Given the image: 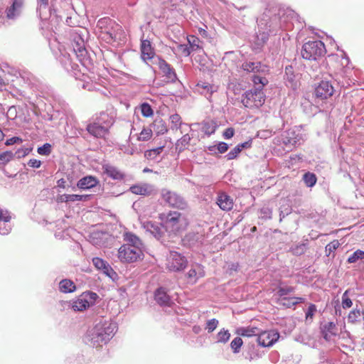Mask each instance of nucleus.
<instances>
[{
    "mask_svg": "<svg viewBox=\"0 0 364 364\" xmlns=\"http://www.w3.org/2000/svg\"><path fill=\"white\" fill-rule=\"evenodd\" d=\"M117 324L107 321H101L89 330L85 342L90 346L97 348L107 343L117 331Z\"/></svg>",
    "mask_w": 364,
    "mask_h": 364,
    "instance_id": "1",
    "label": "nucleus"
},
{
    "mask_svg": "<svg viewBox=\"0 0 364 364\" xmlns=\"http://www.w3.org/2000/svg\"><path fill=\"white\" fill-rule=\"evenodd\" d=\"M159 218L164 230L173 235L185 230L188 224L186 216L178 211H169L167 214L161 213Z\"/></svg>",
    "mask_w": 364,
    "mask_h": 364,
    "instance_id": "2",
    "label": "nucleus"
},
{
    "mask_svg": "<svg viewBox=\"0 0 364 364\" xmlns=\"http://www.w3.org/2000/svg\"><path fill=\"white\" fill-rule=\"evenodd\" d=\"M326 53L324 43L321 41H310L305 43L301 49L303 58L316 60Z\"/></svg>",
    "mask_w": 364,
    "mask_h": 364,
    "instance_id": "3",
    "label": "nucleus"
},
{
    "mask_svg": "<svg viewBox=\"0 0 364 364\" xmlns=\"http://www.w3.org/2000/svg\"><path fill=\"white\" fill-rule=\"evenodd\" d=\"M160 196L166 205L173 208L183 210L187 207L185 199L177 193L167 188L161 189Z\"/></svg>",
    "mask_w": 364,
    "mask_h": 364,
    "instance_id": "4",
    "label": "nucleus"
},
{
    "mask_svg": "<svg viewBox=\"0 0 364 364\" xmlns=\"http://www.w3.org/2000/svg\"><path fill=\"white\" fill-rule=\"evenodd\" d=\"M188 260L182 254L170 251L166 257V267L170 272H181L187 266Z\"/></svg>",
    "mask_w": 364,
    "mask_h": 364,
    "instance_id": "5",
    "label": "nucleus"
},
{
    "mask_svg": "<svg viewBox=\"0 0 364 364\" xmlns=\"http://www.w3.org/2000/svg\"><path fill=\"white\" fill-rule=\"evenodd\" d=\"M144 257V250L122 245L118 250V258L123 263H133Z\"/></svg>",
    "mask_w": 364,
    "mask_h": 364,
    "instance_id": "6",
    "label": "nucleus"
},
{
    "mask_svg": "<svg viewBox=\"0 0 364 364\" xmlns=\"http://www.w3.org/2000/svg\"><path fill=\"white\" fill-rule=\"evenodd\" d=\"M97 298L96 293L85 291L73 301L71 307L75 311H82L94 305Z\"/></svg>",
    "mask_w": 364,
    "mask_h": 364,
    "instance_id": "7",
    "label": "nucleus"
},
{
    "mask_svg": "<svg viewBox=\"0 0 364 364\" xmlns=\"http://www.w3.org/2000/svg\"><path fill=\"white\" fill-rule=\"evenodd\" d=\"M264 95L261 90L247 91L242 98V103L246 107H259L264 102Z\"/></svg>",
    "mask_w": 364,
    "mask_h": 364,
    "instance_id": "8",
    "label": "nucleus"
},
{
    "mask_svg": "<svg viewBox=\"0 0 364 364\" xmlns=\"http://www.w3.org/2000/svg\"><path fill=\"white\" fill-rule=\"evenodd\" d=\"M303 141L302 134L296 129H289L282 137L283 143L289 148L301 144Z\"/></svg>",
    "mask_w": 364,
    "mask_h": 364,
    "instance_id": "9",
    "label": "nucleus"
},
{
    "mask_svg": "<svg viewBox=\"0 0 364 364\" xmlns=\"http://www.w3.org/2000/svg\"><path fill=\"white\" fill-rule=\"evenodd\" d=\"M11 215L10 212L5 208L0 206V235H8L12 226L10 224Z\"/></svg>",
    "mask_w": 364,
    "mask_h": 364,
    "instance_id": "10",
    "label": "nucleus"
},
{
    "mask_svg": "<svg viewBox=\"0 0 364 364\" xmlns=\"http://www.w3.org/2000/svg\"><path fill=\"white\" fill-rule=\"evenodd\" d=\"M141 228L145 230L146 232H149L154 237L159 240L164 235V230L162 223L161 226L152 221H144L141 218H139Z\"/></svg>",
    "mask_w": 364,
    "mask_h": 364,
    "instance_id": "11",
    "label": "nucleus"
},
{
    "mask_svg": "<svg viewBox=\"0 0 364 364\" xmlns=\"http://www.w3.org/2000/svg\"><path fill=\"white\" fill-rule=\"evenodd\" d=\"M157 65L166 79V82H174L177 80V76L174 69L164 60L157 58Z\"/></svg>",
    "mask_w": 364,
    "mask_h": 364,
    "instance_id": "12",
    "label": "nucleus"
},
{
    "mask_svg": "<svg viewBox=\"0 0 364 364\" xmlns=\"http://www.w3.org/2000/svg\"><path fill=\"white\" fill-rule=\"evenodd\" d=\"M334 88L331 83L327 80H322L315 89V95L317 98L325 100L332 96Z\"/></svg>",
    "mask_w": 364,
    "mask_h": 364,
    "instance_id": "13",
    "label": "nucleus"
},
{
    "mask_svg": "<svg viewBox=\"0 0 364 364\" xmlns=\"http://www.w3.org/2000/svg\"><path fill=\"white\" fill-rule=\"evenodd\" d=\"M279 338V334L276 331H264L259 334L257 341L263 347L272 346Z\"/></svg>",
    "mask_w": 364,
    "mask_h": 364,
    "instance_id": "14",
    "label": "nucleus"
},
{
    "mask_svg": "<svg viewBox=\"0 0 364 364\" xmlns=\"http://www.w3.org/2000/svg\"><path fill=\"white\" fill-rule=\"evenodd\" d=\"M129 191L136 195L149 196L155 192L154 186L146 183H141L132 186Z\"/></svg>",
    "mask_w": 364,
    "mask_h": 364,
    "instance_id": "15",
    "label": "nucleus"
},
{
    "mask_svg": "<svg viewBox=\"0 0 364 364\" xmlns=\"http://www.w3.org/2000/svg\"><path fill=\"white\" fill-rule=\"evenodd\" d=\"M123 240L124 242L123 245L144 250V245L141 240L137 235L131 232H124Z\"/></svg>",
    "mask_w": 364,
    "mask_h": 364,
    "instance_id": "16",
    "label": "nucleus"
},
{
    "mask_svg": "<svg viewBox=\"0 0 364 364\" xmlns=\"http://www.w3.org/2000/svg\"><path fill=\"white\" fill-rule=\"evenodd\" d=\"M87 132L97 138H104L108 134L109 130L97 121L90 124L87 127Z\"/></svg>",
    "mask_w": 364,
    "mask_h": 364,
    "instance_id": "17",
    "label": "nucleus"
},
{
    "mask_svg": "<svg viewBox=\"0 0 364 364\" xmlns=\"http://www.w3.org/2000/svg\"><path fill=\"white\" fill-rule=\"evenodd\" d=\"M204 275L205 272L203 266L196 264L192 265L191 268L187 273V278L188 279V282L196 283L199 278L204 277Z\"/></svg>",
    "mask_w": 364,
    "mask_h": 364,
    "instance_id": "18",
    "label": "nucleus"
},
{
    "mask_svg": "<svg viewBox=\"0 0 364 364\" xmlns=\"http://www.w3.org/2000/svg\"><path fill=\"white\" fill-rule=\"evenodd\" d=\"M323 338L328 341L332 336H336L338 333V328L336 323L333 321L324 323L321 327Z\"/></svg>",
    "mask_w": 364,
    "mask_h": 364,
    "instance_id": "19",
    "label": "nucleus"
},
{
    "mask_svg": "<svg viewBox=\"0 0 364 364\" xmlns=\"http://www.w3.org/2000/svg\"><path fill=\"white\" fill-rule=\"evenodd\" d=\"M73 47V52L75 53L76 56L80 58V60H84L87 55V50L85 48L84 41L80 37L75 38Z\"/></svg>",
    "mask_w": 364,
    "mask_h": 364,
    "instance_id": "20",
    "label": "nucleus"
},
{
    "mask_svg": "<svg viewBox=\"0 0 364 364\" xmlns=\"http://www.w3.org/2000/svg\"><path fill=\"white\" fill-rule=\"evenodd\" d=\"M141 58L144 61L154 58L155 53L149 41L144 40L141 41Z\"/></svg>",
    "mask_w": 364,
    "mask_h": 364,
    "instance_id": "21",
    "label": "nucleus"
},
{
    "mask_svg": "<svg viewBox=\"0 0 364 364\" xmlns=\"http://www.w3.org/2000/svg\"><path fill=\"white\" fill-rule=\"evenodd\" d=\"M217 203L219 207L225 211L230 210L233 207V200L225 193H220L217 198Z\"/></svg>",
    "mask_w": 364,
    "mask_h": 364,
    "instance_id": "22",
    "label": "nucleus"
},
{
    "mask_svg": "<svg viewBox=\"0 0 364 364\" xmlns=\"http://www.w3.org/2000/svg\"><path fill=\"white\" fill-rule=\"evenodd\" d=\"M102 170L105 174L114 180H122L124 177V174L119 168L110 164L103 165Z\"/></svg>",
    "mask_w": 364,
    "mask_h": 364,
    "instance_id": "23",
    "label": "nucleus"
},
{
    "mask_svg": "<svg viewBox=\"0 0 364 364\" xmlns=\"http://www.w3.org/2000/svg\"><path fill=\"white\" fill-rule=\"evenodd\" d=\"M154 296L156 301L161 306H171L172 304L171 297L162 287L156 289Z\"/></svg>",
    "mask_w": 364,
    "mask_h": 364,
    "instance_id": "24",
    "label": "nucleus"
},
{
    "mask_svg": "<svg viewBox=\"0 0 364 364\" xmlns=\"http://www.w3.org/2000/svg\"><path fill=\"white\" fill-rule=\"evenodd\" d=\"M23 5V0H12L11 6L6 10V16L14 18L19 15Z\"/></svg>",
    "mask_w": 364,
    "mask_h": 364,
    "instance_id": "25",
    "label": "nucleus"
},
{
    "mask_svg": "<svg viewBox=\"0 0 364 364\" xmlns=\"http://www.w3.org/2000/svg\"><path fill=\"white\" fill-rule=\"evenodd\" d=\"M305 301V299L303 297L293 296H283L282 298H279L277 303L281 306H284L287 308H291L294 306L299 303H302Z\"/></svg>",
    "mask_w": 364,
    "mask_h": 364,
    "instance_id": "26",
    "label": "nucleus"
},
{
    "mask_svg": "<svg viewBox=\"0 0 364 364\" xmlns=\"http://www.w3.org/2000/svg\"><path fill=\"white\" fill-rule=\"evenodd\" d=\"M98 183L95 177L87 176L81 178L77 183V186L81 189H89L95 187Z\"/></svg>",
    "mask_w": 364,
    "mask_h": 364,
    "instance_id": "27",
    "label": "nucleus"
},
{
    "mask_svg": "<svg viewBox=\"0 0 364 364\" xmlns=\"http://www.w3.org/2000/svg\"><path fill=\"white\" fill-rule=\"evenodd\" d=\"M242 67L244 70L247 72L259 73L264 71V66L259 62H245Z\"/></svg>",
    "mask_w": 364,
    "mask_h": 364,
    "instance_id": "28",
    "label": "nucleus"
},
{
    "mask_svg": "<svg viewBox=\"0 0 364 364\" xmlns=\"http://www.w3.org/2000/svg\"><path fill=\"white\" fill-rule=\"evenodd\" d=\"M96 121L109 130V129L114 124V119L113 117L110 116L107 113L102 112L97 118Z\"/></svg>",
    "mask_w": 364,
    "mask_h": 364,
    "instance_id": "29",
    "label": "nucleus"
},
{
    "mask_svg": "<svg viewBox=\"0 0 364 364\" xmlns=\"http://www.w3.org/2000/svg\"><path fill=\"white\" fill-rule=\"evenodd\" d=\"M59 289L63 293H71L75 291L76 286L70 279H65L59 283Z\"/></svg>",
    "mask_w": 364,
    "mask_h": 364,
    "instance_id": "30",
    "label": "nucleus"
},
{
    "mask_svg": "<svg viewBox=\"0 0 364 364\" xmlns=\"http://www.w3.org/2000/svg\"><path fill=\"white\" fill-rule=\"evenodd\" d=\"M87 195H78V194H63L60 196L61 202H75V201H85L88 198Z\"/></svg>",
    "mask_w": 364,
    "mask_h": 364,
    "instance_id": "31",
    "label": "nucleus"
},
{
    "mask_svg": "<svg viewBox=\"0 0 364 364\" xmlns=\"http://www.w3.org/2000/svg\"><path fill=\"white\" fill-rule=\"evenodd\" d=\"M197 87L200 89H202V92L208 95L209 97L212 95L213 92H217L218 90V86L214 85H210L208 82H200L198 83Z\"/></svg>",
    "mask_w": 364,
    "mask_h": 364,
    "instance_id": "32",
    "label": "nucleus"
},
{
    "mask_svg": "<svg viewBox=\"0 0 364 364\" xmlns=\"http://www.w3.org/2000/svg\"><path fill=\"white\" fill-rule=\"evenodd\" d=\"M236 333L239 336L250 337L259 334V331L257 328H239L237 329Z\"/></svg>",
    "mask_w": 364,
    "mask_h": 364,
    "instance_id": "33",
    "label": "nucleus"
},
{
    "mask_svg": "<svg viewBox=\"0 0 364 364\" xmlns=\"http://www.w3.org/2000/svg\"><path fill=\"white\" fill-rule=\"evenodd\" d=\"M191 138L189 134H184L180 139H178L176 144V148L179 150V151H183L186 146L190 143Z\"/></svg>",
    "mask_w": 364,
    "mask_h": 364,
    "instance_id": "34",
    "label": "nucleus"
},
{
    "mask_svg": "<svg viewBox=\"0 0 364 364\" xmlns=\"http://www.w3.org/2000/svg\"><path fill=\"white\" fill-rule=\"evenodd\" d=\"M153 131L151 128H144L137 136L138 141H146L151 139Z\"/></svg>",
    "mask_w": 364,
    "mask_h": 364,
    "instance_id": "35",
    "label": "nucleus"
},
{
    "mask_svg": "<svg viewBox=\"0 0 364 364\" xmlns=\"http://www.w3.org/2000/svg\"><path fill=\"white\" fill-rule=\"evenodd\" d=\"M230 338V333L228 330L221 329L216 335L217 342L225 343Z\"/></svg>",
    "mask_w": 364,
    "mask_h": 364,
    "instance_id": "36",
    "label": "nucleus"
},
{
    "mask_svg": "<svg viewBox=\"0 0 364 364\" xmlns=\"http://www.w3.org/2000/svg\"><path fill=\"white\" fill-rule=\"evenodd\" d=\"M303 180L308 187H313L317 181L316 176L314 173L308 172L303 176Z\"/></svg>",
    "mask_w": 364,
    "mask_h": 364,
    "instance_id": "37",
    "label": "nucleus"
},
{
    "mask_svg": "<svg viewBox=\"0 0 364 364\" xmlns=\"http://www.w3.org/2000/svg\"><path fill=\"white\" fill-rule=\"evenodd\" d=\"M154 129L157 134H164L167 132V127L163 120H156L153 124Z\"/></svg>",
    "mask_w": 364,
    "mask_h": 364,
    "instance_id": "38",
    "label": "nucleus"
},
{
    "mask_svg": "<svg viewBox=\"0 0 364 364\" xmlns=\"http://www.w3.org/2000/svg\"><path fill=\"white\" fill-rule=\"evenodd\" d=\"M164 146H159L155 149L147 150L144 153V156L147 159H154L158 155H159L163 151Z\"/></svg>",
    "mask_w": 364,
    "mask_h": 364,
    "instance_id": "39",
    "label": "nucleus"
},
{
    "mask_svg": "<svg viewBox=\"0 0 364 364\" xmlns=\"http://www.w3.org/2000/svg\"><path fill=\"white\" fill-rule=\"evenodd\" d=\"M203 132L208 136L215 133L216 130V125L213 122H205L202 127Z\"/></svg>",
    "mask_w": 364,
    "mask_h": 364,
    "instance_id": "40",
    "label": "nucleus"
},
{
    "mask_svg": "<svg viewBox=\"0 0 364 364\" xmlns=\"http://www.w3.org/2000/svg\"><path fill=\"white\" fill-rule=\"evenodd\" d=\"M119 149L124 154L129 155H133L136 151V147L134 144H129V140L128 141V144H122Z\"/></svg>",
    "mask_w": 364,
    "mask_h": 364,
    "instance_id": "41",
    "label": "nucleus"
},
{
    "mask_svg": "<svg viewBox=\"0 0 364 364\" xmlns=\"http://www.w3.org/2000/svg\"><path fill=\"white\" fill-rule=\"evenodd\" d=\"M362 312L359 309H353L348 315V321L351 323L357 322L360 317Z\"/></svg>",
    "mask_w": 364,
    "mask_h": 364,
    "instance_id": "42",
    "label": "nucleus"
},
{
    "mask_svg": "<svg viewBox=\"0 0 364 364\" xmlns=\"http://www.w3.org/2000/svg\"><path fill=\"white\" fill-rule=\"evenodd\" d=\"M364 259V251L358 250L354 252L348 259L349 263H355L359 259Z\"/></svg>",
    "mask_w": 364,
    "mask_h": 364,
    "instance_id": "43",
    "label": "nucleus"
},
{
    "mask_svg": "<svg viewBox=\"0 0 364 364\" xmlns=\"http://www.w3.org/2000/svg\"><path fill=\"white\" fill-rule=\"evenodd\" d=\"M170 121L172 129H178L181 126V118L178 114L171 115Z\"/></svg>",
    "mask_w": 364,
    "mask_h": 364,
    "instance_id": "44",
    "label": "nucleus"
},
{
    "mask_svg": "<svg viewBox=\"0 0 364 364\" xmlns=\"http://www.w3.org/2000/svg\"><path fill=\"white\" fill-rule=\"evenodd\" d=\"M242 343L243 342L240 337H236L230 343V347L235 353H237L240 352Z\"/></svg>",
    "mask_w": 364,
    "mask_h": 364,
    "instance_id": "45",
    "label": "nucleus"
},
{
    "mask_svg": "<svg viewBox=\"0 0 364 364\" xmlns=\"http://www.w3.org/2000/svg\"><path fill=\"white\" fill-rule=\"evenodd\" d=\"M141 114L145 117H149L153 115V109L148 103H143L141 105Z\"/></svg>",
    "mask_w": 364,
    "mask_h": 364,
    "instance_id": "46",
    "label": "nucleus"
},
{
    "mask_svg": "<svg viewBox=\"0 0 364 364\" xmlns=\"http://www.w3.org/2000/svg\"><path fill=\"white\" fill-rule=\"evenodd\" d=\"M218 321L215 318H212V319H210L208 320L207 322H206V326H205V330L208 331V333H212L214 330L216 329V328L218 327Z\"/></svg>",
    "mask_w": 364,
    "mask_h": 364,
    "instance_id": "47",
    "label": "nucleus"
},
{
    "mask_svg": "<svg viewBox=\"0 0 364 364\" xmlns=\"http://www.w3.org/2000/svg\"><path fill=\"white\" fill-rule=\"evenodd\" d=\"M348 290H346L342 296V306L343 309L350 308L353 305L352 300L348 296Z\"/></svg>",
    "mask_w": 364,
    "mask_h": 364,
    "instance_id": "48",
    "label": "nucleus"
},
{
    "mask_svg": "<svg viewBox=\"0 0 364 364\" xmlns=\"http://www.w3.org/2000/svg\"><path fill=\"white\" fill-rule=\"evenodd\" d=\"M14 156L11 151H5L0 154V164H5L9 162Z\"/></svg>",
    "mask_w": 364,
    "mask_h": 364,
    "instance_id": "49",
    "label": "nucleus"
},
{
    "mask_svg": "<svg viewBox=\"0 0 364 364\" xmlns=\"http://www.w3.org/2000/svg\"><path fill=\"white\" fill-rule=\"evenodd\" d=\"M294 288L292 287H279L277 291V294L279 295V298H282L283 296H287V295L294 292Z\"/></svg>",
    "mask_w": 364,
    "mask_h": 364,
    "instance_id": "50",
    "label": "nucleus"
},
{
    "mask_svg": "<svg viewBox=\"0 0 364 364\" xmlns=\"http://www.w3.org/2000/svg\"><path fill=\"white\" fill-rule=\"evenodd\" d=\"M316 311H317V309H316V305H314L313 304H310L309 306L308 307L306 312V320L307 321H311Z\"/></svg>",
    "mask_w": 364,
    "mask_h": 364,
    "instance_id": "51",
    "label": "nucleus"
},
{
    "mask_svg": "<svg viewBox=\"0 0 364 364\" xmlns=\"http://www.w3.org/2000/svg\"><path fill=\"white\" fill-rule=\"evenodd\" d=\"M188 41L189 43V48H191V51L196 50L199 48V46L198 43L199 42V39L193 36L188 37Z\"/></svg>",
    "mask_w": 364,
    "mask_h": 364,
    "instance_id": "52",
    "label": "nucleus"
},
{
    "mask_svg": "<svg viewBox=\"0 0 364 364\" xmlns=\"http://www.w3.org/2000/svg\"><path fill=\"white\" fill-rule=\"evenodd\" d=\"M272 211L268 207H263L259 210V218L263 219H270L272 218Z\"/></svg>",
    "mask_w": 364,
    "mask_h": 364,
    "instance_id": "53",
    "label": "nucleus"
},
{
    "mask_svg": "<svg viewBox=\"0 0 364 364\" xmlns=\"http://www.w3.org/2000/svg\"><path fill=\"white\" fill-rule=\"evenodd\" d=\"M101 270L103 272L104 274H105L107 276H108L112 279H114V277L117 276L116 272L113 270V269L107 262L105 265V267H103L102 269Z\"/></svg>",
    "mask_w": 364,
    "mask_h": 364,
    "instance_id": "54",
    "label": "nucleus"
},
{
    "mask_svg": "<svg viewBox=\"0 0 364 364\" xmlns=\"http://www.w3.org/2000/svg\"><path fill=\"white\" fill-rule=\"evenodd\" d=\"M178 51L184 56H188L192 52L191 48L188 45L180 44L177 46Z\"/></svg>",
    "mask_w": 364,
    "mask_h": 364,
    "instance_id": "55",
    "label": "nucleus"
},
{
    "mask_svg": "<svg viewBox=\"0 0 364 364\" xmlns=\"http://www.w3.org/2000/svg\"><path fill=\"white\" fill-rule=\"evenodd\" d=\"M51 151V146L49 144H45L43 146L38 148V153L41 155L48 156Z\"/></svg>",
    "mask_w": 364,
    "mask_h": 364,
    "instance_id": "56",
    "label": "nucleus"
},
{
    "mask_svg": "<svg viewBox=\"0 0 364 364\" xmlns=\"http://www.w3.org/2000/svg\"><path fill=\"white\" fill-rule=\"evenodd\" d=\"M241 152L238 146H236L234 149H232L226 156L228 160H232L235 159L238 154Z\"/></svg>",
    "mask_w": 364,
    "mask_h": 364,
    "instance_id": "57",
    "label": "nucleus"
},
{
    "mask_svg": "<svg viewBox=\"0 0 364 364\" xmlns=\"http://www.w3.org/2000/svg\"><path fill=\"white\" fill-rule=\"evenodd\" d=\"M92 263L97 269H102V268L105 267V265L107 264V262L100 257H94L92 259Z\"/></svg>",
    "mask_w": 364,
    "mask_h": 364,
    "instance_id": "58",
    "label": "nucleus"
},
{
    "mask_svg": "<svg viewBox=\"0 0 364 364\" xmlns=\"http://www.w3.org/2000/svg\"><path fill=\"white\" fill-rule=\"evenodd\" d=\"M340 245L338 240H333L331 242L328 243L326 246V252H328L329 254L333 251H335Z\"/></svg>",
    "mask_w": 364,
    "mask_h": 364,
    "instance_id": "59",
    "label": "nucleus"
},
{
    "mask_svg": "<svg viewBox=\"0 0 364 364\" xmlns=\"http://www.w3.org/2000/svg\"><path fill=\"white\" fill-rule=\"evenodd\" d=\"M291 213V208L289 205H287L284 209H282V208H280V213H279V221L281 222L282 219L286 216L288 215Z\"/></svg>",
    "mask_w": 364,
    "mask_h": 364,
    "instance_id": "60",
    "label": "nucleus"
},
{
    "mask_svg": "<svg viewBox=\"0 0 364 364\" xmlns=\"http://www.w3.org/2000/svg\"><path fill=\"white\" fill-rule=\"evenodd\" d=\"M217 149L220 154H223L228 151V145L225 142H220L218 144Z\"/></svg>",
    "mask_w": 364,
    "mask_h": 364,
    "instance_id": "61",
    "label": "nucleus"
},
{
    "mask_svg": "<svg viewBox=\"0 0 364 364\" xmlns=\"http://www.w3.org/2000/svg\"><path fill=\"white\" fill-rule=\"evenodd\" d=\"M235 130L233 128H228L223 132V136L225 139H230L234 136Z\"/></svg>",
    "mask_w": 364,
    "mask_h": 364,
    "instance_id": "62",
    "label": "nucleus"
},
{
    "mask_svg": "<svg viewBox=\"0 0 364 364\" xmlns=\"http://www.w3.org/2000/svg\"><path fill=\"white\" fill-rule=\"evenodd\" d=\"M272 133V130H271V131H269V130H262V131L258 132V134L257 135L260 138L267 139V138L271 136Z\"/></svg>",
    "mask_w": 364,
    "mask_h": 364,
    "instance_id": "63",
    "label": "nucleus"
},
{
    "mask_svg": "<svg viewBox=\"0 0 364 364\" xmlns=\"http://www.w3.org/2000/svg\"><path fill=\"white\" fill-rule=\"evenodd\" d=\"M21 141H22V139L21 138L14 136V137H11V138L7 139L5 144L7 146H10V145H13L16 143L21 142Z\"/></svg>",
    "mask_w": 364,
    "mask_h": 364,
    "instance_id": "64",
    "label": "nucleus"
}]
</instances>
